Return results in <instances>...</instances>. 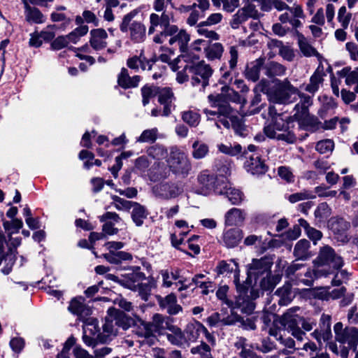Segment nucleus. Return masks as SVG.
Masks as SVG:
<instances>
[{
	"label": "nucleus",
	"mask_w": 358,
	"mask_h": 358,
	"mask_svg": "<svg viewBox=\"0 0 358 358\" xmlns=\"http://www.w3.org/2000/svg\"><path fill=\"white\" fill-rule=\"evenodd\" d=\"M158 129L152 128L144 130L141 136L137 138L136 141L139 143H154L157 138Z\"/></svg>",
	"instance_id": "obj_54"
},
{
	"label": "nucleus",
	"mask_w": 358,
	"mask_h": 358,
	"mask_svg": "<svg viewBox=\"0 0 358 358\" xmlns=\"http://www.w3.org/2000/svg\"><path fill=\"white\" fill-rule=\"evenodd\" d=\"M234 320L227 317L221 319L220 314L213 313L206 319V322L210 327H218L223 325H231L234 323Z\"/></svg>",
	"instance_id": "obj_46"
},
{
	"label": "nucleus",
	"mask_w": 358,
	"mask_h": 358,
	"mask_svg": "<svg viewBox=\"0 0 358 358\" xmlns=\"http://www.w3.org/2000/svg\"><path fill=\"white\" fill-rule=\"evenodd\" d=\"M305 18L306 15L302 6L296 2L293 3L292 6H289L286 12L278 17L281 23H289L295 29L302 26L301 20H305Z\"/></svg>",
	"instance_id": "obj_13"
},
{
	"label": "nucleus",
	"mask_w": 358,
	"mask_h": 358,
	"mask_svg": "<svg viewBox=\"0 0 358 358\" xmlns=\"http://www.w3.org/2000/svg\"><path fill=\"white\" fill-rule=\"evenodd\" d=\"M260 278L259 285L263 290L273 289L279 281V278L277 275H272L271 273Z\"/></svg>",
	"instance_id": "obj_55"
},
{
	"label": "nucleus",
	"mask_w": 358,
	"mask_h": 358,
	"mask_svg": "<svg viewBox=\"0 0 358 358\" xmlns=\"http://www.w3.org/2000/svg\"><path fill=\"white\" fill-rule=\"evenodd\" d=\"M141 80V76H134L131 77L128 70L122 68L117 78V83L120 87L124 89L136 87L138 85Z\"/></svg>",
	"instance_id": "obj_34"
},
{
	"label": "nucleus",
	"mask_w": 358,
	"mask_h": 358,
	"mask_svg": "<svg viewBox=\"0 0 358 358\" xmlns=\"http://www.w3.org/2000/svg\"><path fill=\"white\" fill-rule=\"evenodd\" d=\"M275 344L271 340L267 337L262 340V344H254L251 345V348L256 349L263 353H268L275 349Z\"/></svg>",
	"instance_id": "obj_63"
},
{
	"label": "nucleus",
	"mask_w": 358,
	"mask_h": 358,
	"mask_svg": "<svg viewBox=\"0 0 358 358\" xmlns=\"http://www.w3.org/2000/svg\"><path fill=\"white\" fill-rule=\"evenodd\" d=\"M181 118L189 127H196L200 122V115L193 110H185L181 113Z\"/></svg>",
	"instance_id": "obj_47"
},
{
	"label": "nucleus",
	"mask_w": 358,
	"mask_h": 358,
	"mask_svg": "<svg viewBox=\"0 0 358 358\" xmlns=\"http://www.w3.org/2000/svg\"><path fill=\"white\" fill-rule=\"evenodd\" d=\"M161 316L159 315H155L154 316V320L155 322H142L139 326H138L136 330V334L139 338H144L147 340V342L152 345L154 343L155 338V334L159 331V324H158Z\"/></svg>",
	"instance_id": "obj_16"
},
{
	"label": "nucleus",
	"mask_w": 358,
	"mask_h": 358,
	"mask_svg": "<svg viewBox=\"0 0 358 358\" xmlns=\"http://www.w3.org/2000/svg\"><path fill=\"white\" fill-rule=\"evenodd\" d=\"M323 82L322 74L315 71L310 78V83L305 87V90L311 94H315L320 87V85Z\"/></svg>",
	"instance_id": "obj_49"
},
{
	"label": "nucleus",
	"mask_w": 358,
	"mask_h": 358,
	"mask_svg": "<svg viewBox=\"0 0 358 358\" xmlns=\"http://www.w3.org/2000/svg\"><path fill=\"white\" fill-rule=\"evenodd\" d=\"M273 264L271 255H265L260 259H253L248 265V279L254 278L257 280L264 275L271 274V268Z\"/></svg>",
	"instance_id": "obj_11"
},
{
	"label": "nucleus",
	"mask_w": 358,
	"mask_h": 358,
	"mask_svg": "<svg viewBox=\"0 0 358 358\" xmlns=\"http://www.w3.org/2000/svg\"><path fill=\"white\" fill-rule=\"evenodd\" d=\"M276 339L278 341H279L280 344H282L285 348V349H282L280 351L281 354L287 355L289 354H292L295 351V341L291 337L280 335Z\"/></svg>",
	"instance_id": "obj_51"
},
{
	"label": "nucleus",
	"mask_w": 358,
	"mask_h": 358,
	"mask_svg": "<svg viewBox=\"0 0 358 358\" xmlns=\"http://www.w3.org/2000/svg\"><path fill=\"white\" fill-rule=\"evenodd\" d=\"M184 191L182 182H164L156 185L153 192L156 196L164 199H171L178 196Z\"/></svg>",
	"instance_id": "obj_15"
},
{
	"label": "nucleus",
	"mask_w": 358,
	"mask_h": 358,
	"mask_svg": "<svg viewBox=\"0 0 358 358\" xmlns=\"http://www.w3.org/2000/svg\"><path fill=\"white\" fill-rule=\"evenodd\" d=\"M331 317L329 315L323 313L321 315V317L320 319L319 322V327L318 329H321L322 331H324V336L329 335L330 336H332L331 334Z\"/></svg>",
	"instance_id": "obj_60"
},
{
	"label": "nucleus",
	"mask_w": 358,
	"mask_h": 358,
	"mask_svg": "<svg viewBox=\"0 0 358 358\" xmlns=\"http://www.w3.org/2000/svg\"><path fill=\"white\" fill-rule=\"evenodd\" d=\"M147 154L153 159H161L165 157L167 154V150L162 145H155L147 150Z\"/></svg>",
	"instance_id": "obj_59"
},
{
	"label": "nucleus",
	"mask_w": 358,
	"mask_h": 358,
	"mask_svg": "<svg viewBox=\"0 0 358 358\" xmlns=\"http://www.w3.org/2000/svg\"><path fill=\"white\" fill-rule=\"evenodd\" d=\"M167 164L173 173L183 177L189 174L192 168L187 155L178 148H171Z\"/></svg>",
	"instance_id": "obj_9"
},
{
	"label": "nucleus",
	"mask_w": 358,
	"mask_h": 358,
	"mask_svg": "<svg viewBox=\"0 0 358 358\" xmlns=\"http://www.w3.org/2000/svg\"><path fill=\"white\" fill-rule=\"evenodd\" d=\"M223 242L227 248H234L242 239V233L239 229L227 230L223 234Z\"/></svg>",
	"instance_id": "obj_39"
},
{
	"label": "nucleus",
	"mask_w": 358,
	"mask_h": 358,
	"mask_svg": "<svg viewBox=\"0 0 358 358\" xmlns=\"http://www.w3.org/2000/svg\"><path fill=\"white\" fill-rule=\"evenodd\" d=\"M192 156L196 159L204 158L209 151L208 145L199 141L192 144Z\"/></svg>",
	"instance_id": "obj_52"
},
{
	"label": "nucleus",
	"mask_w": 358,
	"mask_h": 358,
	"mask_svg": "<svg viewBox=\"0 0 358 358\" xmlns=\"http://www.w3.org/2000/svg\"><path fill=\"white\" fill-rule=\"evenodd\" d=\"M299 310L300 308L299 306H294L287 310L281 316L280 324L284 326L285 329L293 327L294 325H299L300 320L302 317L296 313Z\"/></svg>",
	"instance_id": "obj_30"
},
{
	"label": "nucleus",
	"mask_w": 358,
	"mask_h": 358,
	"mask_svg": "<svg viewBox=\"0 0 358 358\" xmlns=\"http://www.w3.org/2000/svg\"><path fill=\"white\" fill-rule=\"evenodd\" d=\"M159 87L155 86L145 85L141 88L142 103L144 106L150 103L152 97L157 94Z\"/></svg>",
	"instance_id": "obj_56"
},
{
	"label": "nucleus",
	"mask_w": 358,
	"mask_h": 358,
	"mask_svg": "<svg viewBox=\"0 0 358 358\" xmlns=\"http://www.w3.org/2000/svg\"><path fill=\"white\" fill-rule=\"evenodd\" d=\"M136 13L134 12H130L125 15L120 25V29L124 33L127 32L129 29L131 40L140 43L143 41L145 38L146 28L141 22L134 21L131 23Z\"/></svg>",
	"instance_id": "obj_10"
},
{
	"label": "nucleus",
	"mask_w": 358,
	"mask_h": 358,
	"mask_svg": "<svg viewBox=\"0 0 358 358\" xmlns=\"http://www.w3.org/2000/svg\"><path fill=\"white\" fill-rule=\"evenodd\" d=\"M205 11L198 9V8H192L190 11V13L187 18L186 22L188 25L193 27L196 25L199 19L204 17Z\"/></svg>",
	"instance_id": "obj_61"
},
{
	"label": "nucleus",
	"mask_w": 358,
	"mask_h": 358,
	"mask_svg": "<svg viewBox=\"0 0 358 358\" xmlns=\"http://www.w3.org/2000/svg\"><path fill=\"white\" fill-rule=\"evenodd\" d=\"M214 5L220 6L222 3L223 9L229 13L233 12L239 6V0H212Z\"/></svg>",
	"instance_id": "obj_64"
},
{
	"label": "nucleus",
	"mask_w": 358,
	"mask_h": 358,
	"mask_svg": "<svg viewBox=\"0 0 358 358\" xmlns=\"http://www.w3.org/2000/svg\"><path fill=\"white\" fill-rule=\"evenodd\" d=\"M224 217L227 225H238L243 222L245 213L241 209L233 208L226 213Z\"/></svg>",
	"instance_id": "obj_40"
},
{
	"label": "nucleus",
	"mask_w": 358,
	"mask_h": 358,
	"mask_svg": "<svg viewBox=\"0 0 358 358\" xmlns=\"http://www.w3.org/2000/svg\"><path fill=\"white\" fill-rule=\"evenodd\" d=\"M317 262L320 265H329L336 269L341 268L343 265L342 257L336 255L334 250L329 245L320 248Z\"/></svg>",
	"instance_id": "obj_14"
},
{
	"label": "nucleus",
	"mask_w": 358,
	"mask_h": 358,
	"mask_svg": "<svg viewBox=\"0 0 358 358\" xmlns=\"http://www.w3.org/2000/svg\"><path fill=\"white\" fill-rule=\"evenodd\" d=\"M162 13L159 15L161 21V27H163V30L158 34L154 36L153 41L156 43H160L162 36L164 34H173L177 31V25L171 24V20L173 18V15L166 10L162 11Z\"/></svg>",
	"instance_id": "obj_22"
},
{
	"label": "nucleus",
	"mask_w": 358,
	"mask_h": 358,
	"mask_svg": "<svg viewBox=\"0 0 358 358\" xmlns=\"http://www.w3.org/2000/svg\"><path fill=\"white\" fill-rule=\"evenodd\" d=\"M109 315L106 317L105 322L103 325V330L104 333L109 335H116L118 331V327L115 323V320L113 314H108Z\"/></svg>",
	"instance_id": "obj_58"
},
{
	"label": "nucleus",
	"mask_w": 358,
	"mask_h": 358,
	"mask_svg": "<svg viewBox=\"0 0 358 358\" xmlns=\"http://www.w3.org/2000/svg\"><path fill=\"white\" fill-rule=\"evenodd\" d=\"M267 94L271 102L289 104L297 100L300 92L285 78L282 80H276L274 85L268 90Z\"/></svg>",
	"instance_id": "obj_4"
},
{
	"label": "nucleus",
	"mask_w": 358,
	"mask_h": 358,
	"mask_svg": "<svg viewBox=\"0 0 358 358\" xmlns=\"http://www.w3.org/2000/svg\"><path fill=\"white\" fill-rule=\"evenodd\" d=\"M167 340L173 345L178 347L187 345L183 331L178 327H173L172 332L166 335Z\"/></svg>",
	"instance_id": "obj_42"
},
{
	"label": "nucleus",
	"mask_w": 358,
	"mask_h": 358,
	"mask_svg": "<svg viewBox=\"0 0 358 358\" xmlns=\"http://www.w3.org/2000/svg\"><path fill=\"white\" fill-rule=\"evenodd\" d=\"M303 267H304L303 264L293 263L285 269V275L291 279H292L293 276H295L299 282H301L308 287H311L313 285L315 279L322 275H327L322 270H313L311 268H307L303 273L298 272Z\"/></svg>",
	"instance_id": "obj_8"
},
{
	"label": "nucleus",
	"mask_w": 358,
	"mask_h": 358,
	"mask_svg": "<svg viewBox=\"0 0 358 358\" xmlns=\"http://www.w3.org/2000/svg\"><path fill=\"white\" fill-rule=\"evenodd\" d=\"M257 147L255 145H249L248 146L247 150L245 149L243 151L242 146L238 144H234L233 146L231 145H224L220 144L218 145L219 150L224 154L231 155V156H237L238 155H241V157H247L248 152H255L257 150Z\"/></svg>",
	"instance_id": "obj_26"
},
{
	"label": "nucleus",
	"mask_w": 358,
	"mask_h": 358,
	"mask_svg": "<svg viewBox=\"0 0 358 358\" xmlns=\"http://www.w3.org/2000/svg\"><path fill=\"white\" fill-rule=\"evenodd\" d=\"M205 278L203 274H197L192 278V280L188 283H186L187 280H180L178 282L181 284V287L178 288L179 291L185 290L189 288L192 285H195L196 287H203L205 285V281H201V279Z\"/></svg>",
	"instance_id": "obj_57"
},
{
	"label": "nucleus",
	"mask_w": 358,
	"mask_h": 358,
	"mask_svg": "<svg viewBox=\"0 0 358 358\" xmlns=\"http://www.w3.org/2000/svg\"><path fill=\"white\" fill-rule=\"evenodd\" d=\"M170 36L169 39V43L171 45H177L178 46L180 51L181 52L182 58L184 61H192V59H198L199 56L197 55H191V53L188 50V43L189 41V35L183 29L179 30L178 27L177 26V31L173 34H164L160 38L162 41L160 43H163Z\"/></svg>",
	"instance_id": "obj_7"
},
{
	"label": "nucleus",
	"mask_w": 358,
	"mask_h": 358,
	"mask_svg": "<svg viewBox=\"0 0 358 358\" xmlns=\"http://www.w3.org/2000/svg\"><path fill=\"white\" fill-rule=\"evenodd\" d=\"M23 4L25 19L28 22L41 24L45 22V17L38 8L31 7L25 0H23Z\"/></svg>",
	"instance_id": "obj_32"
},
{
	"label": "nucleus",
	"mask_w": 358,
	"mask_h": 358,
	"mask_svg": "<svg viewBox=\"0 0 358 358\" xmlns=\"http://www.w3.org/2000/svg\"><path fill=\"white\" fill-rule=\"evenodd\" d=\"M329 223L331 230L335 234L340 235L341 240L344 241L347 238L345 234L350 227V222L343 217H333Z\"/></svg>",
	"instance_id": "obj_33"
},
{
	"label": "nucleus",
	"mask_w": 358,
	"mask_h": 358,
	"mask_svg": "<svg viewBox=\"0 0 358 358\" xmlns=\"http://www.w3.org/2000/svg\"><path fill=\"white\" fill-rule=\"evenodd\" d=\"M157 95H158V101L164 106L162 115L165 117L169 116L171 113L172 108H175L173 102L176 100V97L172 90L170 87H159Z\"/></svg>",
	"instance_id": "obj_19"
},
{
	"label": "nucleus",
	"mask_w": 358,
	"mask_h": 358,
	"mask_svg": "<svg viewBox=\"0 0 358 358\" xmlns=\"http://www.w3.org/2000/svg\"><path fill=\"white\" fill-rule=\"evenodd\" d=\"M316 198V195L311 191L303 189L299 192L290 194L288 200L290 203H296L303 200L313 199Z\"/></svg>",
	"instance_id": "obj_53"
},
{
	"label": "nucleus",
	"mask_w": 358,
	"mask_h": 358,
	"mask_svg": "<svg viewBox=\"0 0 358 358\" xmlns=\"http://www.w3.org/2000/svg\"><path fill=\"white\" fill-rule=\"evenodd\" d=\"M224 52V46L221 43H210L207 41L204 47L206 58L210 62L220 60Z\"/></svg>",
	"instance_id": "obj_29"
},
{
	"label": "nucleus",
	"mask_w": 358,
	"mask_h": 358,
	"mask_svg": "<svg viewBox=\"0 0 358 358\" xmlns=\"http://www.w3.org/2000/svg\"><path fill=\"white\" fill-rule=\"evenodd\" d=\"M310 243L306 239L297 242L294 249V255L299 259H306L308 256Z\"/></svg>",
	"instance_id": "obj_45"
},
{
	"label": "nucleus",
	"mask_w": 358,
	"mask_h": 358,
	"mask_svg": "<svg viewBox=\"0 0 358 358\" xmlns=\"http://www.w3.org/2000/svg\"><path fill=\"white\" fill-rule=\"evenodd\" d=\"M203 329V324L198 321L188 323L182 331L187 345L190 343L196 342L200 336Z\"/></svg>",
	"instance_id": "obj_28"
},
{
	"label": "nucleus",
	"mask_w": 358,
	"mask_h": 358,
	"mask_svg": "<svg viewBox=\"0 0 358 358\" xmlns=\"http://www.w3.org/2000/svg\"><path fill=\"white\" fill-rule=\"evenodd\" d=\"M231 123V127L236 135L241 137H245L248 136L249 131L241 118L238 116L233 117Z\"/></svg>",
	"instance_id": "obj_50"
},
{
	"label": "nucleus",
	"mask_w": 358,
	"mask_h": 358,
	"mask_svg": "<svg viewBox=\"0 0 358 358\" xmlns=\"http://www.w3.org/2000/svg\"><path fill=\"white\" fill-rule=\"evenodd\" d=\"M263 70L266 76L273 78L284 76L287 69L285 66L278 62L270 61L266 64L264 63Z\"/></svg>",
	"instance_id": "obj_38"
},
{
	"label": "nucleus",
	"mask_w": 358,
	"mask_h": 358,
	"mask_svg": "<svg viewBox=\"0 0 358 358\" xmlns=\"http://www.w3.org/2000/svg\"><path fill=\"white\" fill-rule=\"evenodd\" d=\"M296 36L300 51L303 56L309 57L319 55L315 48L308 43L307 38L301 33L296 31Z\"/></svg>",
	"instance_id": "obj_41"
},
{
	"label": "nucleus",
	"mask_w": 358,
	"mask_h": 358,
	"mask_svg": "<svg viewBox=\"0 0 358 358\" xmlns=\"http://www.w3.org/2000/svg\"><path fill=\"white\" fill-rule=\"evenodd\" d=\"M185 61L187 63V72L190 76V82L192 86H201L204 90L209 85V81L213 74V69L209 64L204 60Z\"/></svg>",
	"instance_id": "obj_5"
},
{
	"label": "nucleus",
	"mask_w": 358,
	"mask_h": 358,
	"mask_svg": "<svg viewBox=\"0 0 358 358\" xmlns=\"http://www.w3.org/2000/svg\"><path fill=\"white\" fill-rule=\"evenodd\" d=\"M68 310L80 320H85L92 314L91 308L85 303V299L81 296L73 298L70 302Z\"/></svg>",
	"instance_id": "obj_21"
},
{
	"label": "nucleus",
	"mask_w": 358,
	"mask_h": 358,
	"mask_svg": "<svg viewBox=\"0 0 358 358\" xmlns=\"http://www.w3.org/2000/svg\"><path fill=\"white\" fill-rule=\"evenodd\" d=\"M208 98L213 105L217 108V113H218L219 116L228 117L230 121H231L233 117H237V115H235V111L226 101L227 98L222 93L210 94Z\"/></svg>",
	"instance_id": "obj_17"
},
{
	"label": "nucleus",
	"mask_w": 358,
	"mask_h": 358,
	"mask_svg": "<svg viewBox=\"0 0 358 358\" xmlns=\"http://www.w3.org/2000/svg\"><path fill=\"white\" fill-rule=\"evenodd\" d=\"M225 177L220 176L214 177L208 173V171H202L197 177L198 183L200 185L198 194L208 195L211 192L216 194V187H221Z\"/></svg>",
	"instance_id": "obj_12"
},
{
	"label": "nucleus",
	"mask_w": 358,
	"mask_h": 358,
	"mask_svg": "<svg viewBox=\"0 0 358 358\" xmlns=\"http://www.w3.org/2000/svg\"><path fill=\"white\" fill-rule=\"evenodd\" d=\"M140 270V267L133 266L131 273H128L122 278L121 285L131 290H136L137 284L145 279V273Z\"/></svg>",
	"instance_id": "obj_20"
},
{
	"label": "nucleus",
	"mask_w": 358,
	"mask_h": 358,
	"mask_svg": "<svg viewBox=\"0 0 358 358\" xmlns=\"http://www.w3.org/2000/svg\"><path fill=\"white\" fill-rule=\"evenodd\" d=\"M245 158H249V159L245 162V167L248 172H250L253 175H260L267 171V166L264 161L260 159L257 153H254L249 156L247 155Z\"/></svg>",
	"instance_id": "obj_24"
},
{
	"label": "nucleus",
	"mask_w": 358,
	"mask_h": 358,
	"mask_svg": "<svg viewBox=\"0 0 358 358\" xmlns=\"http://www.w3.org/2000/svg\"><path fill=\"white\" fill-rule=\"evenodd\" d=\"M137 291L141 299L148 301L151 294L152 289L155 287V281L152 278L150 279L148 282H140L137 284Z\"/></svg>",
	"instance_id": "obj_48"
},
{
	"label": "nucleus",
	"mask_w": 358,
	"mask_h": 358,
	"mask_svg": "<svg viewBox=\"0 0 358 358\" xmlns=\"http://www.w3.org/2000/svg\"><path fill=\"white\" fill-rule=\"evenodd\" d=\"M216 194L225 196L232 205H238L244 199L243 194L239 189L232 187L226 177L222 186L216 187Z\"/></svg>",
	"instance_id": "obj_18"
},
{
	"label": "nucleus",
	"mask_w": 358,
	"mask_h": 358,
	"mask_svg": "<svg viewBox=\"0 0 358 358\" xmlns=\"http://www.w3.org/2000/svg\"><path fill=\"white\" fill-rule=\"evenodd\" d=\"M264 59L259 58L247 65L245 71V77L246 79L256 82L259 78L260 71L264 66Z\"/></svg>",
	"instance_id": "obj_31"
},
{
	"label": "nucleus",
	"mask_w": 358,
	"mask_h": 358,
	"mask_svg": "<svg viewBox=\"0 0 358 358\" xmlns=\"http://www.w3.org/2000/svg\"><path fill=\"white\" fill-rule=\"evenodd\" d=\"M334 331L335 333V339L341 345L338 349L336 342H329L327 343L328 349L336 355H339L341 358H348L350 350L354 351L357 350L358 345V329L354 327H346L343 328L342 322H337L334 324Z\"/></svg>",
	"instance_id": "obj_1"
},
{
	"label": "nucleus",
	"mask_w": 358,
	"mask_h": 358,
	"mask_svg": "<svg viewBox=\"0 0 358 358\" xmlns=\"http://www.w3.org/2000/svg\"><path fill=\"white\" fill-rule=\"evenodd\" d=\"M229 287L227 285L220 287L216 292L217 297L223 301L232 310L235 309L240 310L241 313L251 314L255 308V300L259 297L260 290L257 288L252 287L250 294L248 291L244 293H238L234 301L229 300L227 298V293Z\"/></svg>",
	"instance_id": "obj_2"
},
{
	"label": "nucleus",
	"mask_w": 358,
	"mask_h": 358,
	"mask_svg": "<svg viewBox=\"0 0 358 358\" xmlns=\"http://www.w3.org/2000/svg\"><path fill=\"white\" fill-rule=\"evenodd\" d=\"M108 34L103 29H94L90 31V45L95 50H100L107 46Z\"/></svg>",
	"instance_id": "obj_27"
},
{
	"label": "nucleus",
	"mask_w": 358,
	"mask_h": 358,
	"mask_svg": "<svg viewBox=\"0 0 358 358\" xmlns=\"http://www.w3.org/2000/svg\"><path fill=\"white\" fill-rule=\"evenodd\" d=\"M83 341L86 345L90 346L94 349L98 343H104L107 342L108 338L107 336L100 334H98L96 337H95L94 334H93V336L89 335L88 329H83Z\"/></svg>",
	"instance_id": "obj_44"
},
{
	"label": "nucleus",
	"mask_w": 358,
	"mask_h": 358,
	"mask_svg": "<svg viewBox=\"0 0 358 358\" xmlns=\"http://www.w3.org/2000/svg\"><path fill=\"white\" fill-rule=\"evenodd\" d=\"M256 10L255 6L250 3L245 5L239 9L232 17L230 21V25L233 29H238L242 23L245 22L249 17H254Z\"/></svg>",
	"instance_id": "obj_23"
},
{
	"label": "nucleus",
	"mask_w": 358,
	"mask_h": 358,
	"mask_svg": "<svg viewBox=\"0 0 358 358\" xmlns=\"http://www.w3.org/2000/svg\"><path fill=\"white\" fill-rule=\"evenodd\" d=\"M191 354L197 355V358H214L210 345L201 341L199 345L190 349Z\"/></svg>",
	"instance_id": "obj_43"
},
{
	"label": "nucleus",
	"mask_w": 358,
	"mask_h": 358,
	"mask_svg": "<svg viewBox=\"0 0 358 358\" xmlns=\"http://www.w3.org/2000/svg\"><path fill=\"white\" fill-rule=\"evenodd\" d=\"M266 137L287 144L296 143L297 137L289 126V122L283 117H276L273 120H268L263 129Z\"/></svg>",
	"instance_id": "obj_3"
},
{
	"label": "nucleus",
	"mask_w": 358,
	"mask_h": 358,
	"mask_svg": "<svg viewBox=\"0 0 358 358\" xmlns=\"http://www.w3.org/2000/svg\"><path fill=\"white\" fill-rule=\"evenodd\" d=\"M15 249L9 248L6 253L3 252L0 256V269L3 274L8 275L12 271L15 262Z\"/></svg>",
	"instance_id": "obj_35"
},
{
	"label": "nucleus",
	"mask_w": 358,
	"mask_h": 358,
	"mask_svg": "<svg viewBox=\"0 0 358 358\" xmlns=\"http://www.w3.org/2000/svg\"><path fill=\"white\" fill-rule=\"evenodd\" d=\"M108 314H113L115 323L117 327H120L124 330L129 329L134 324V320L126 315L124 312L117 310L115 308H109L108 310Z\"/></svg>",
	"instance_id": "obj_36"
},
{
	"label": "nucleus",
	"mask_w": 358,
	"mask_h": 358,
	"mask_svg": "<svg viewBox=\"0 0 358 358\" xmlns=\"http://www.w3.org/2000/svg\"><path fill=\"white\" fill-rule=\"evenodd\" d=\"M158 302L160 308L166 310L169 315H177L182 311V308L177 303V297L173 293H171L165 297H159Z\"/></svg>",
	"instance_id": "obj_25"
},
{
	"label": "nucleus",
	"mask_w": 358,
	"mask_h": 358,
	"mask_svg": "<svg viewBox=\"0 0 358 358\" xmlns=\"http://www.w3.org/2000/svg\"><path fill=\"white\" fill-rule=\"evenodd\" d=\"M131 209L132 221L136 227H141L149 214L147 208L139 203L135 202Z\"/></svg>",
	"instance_id": "obj_37"
},
{
	"label": "nucleus",
	"mask_w": 358,
	"mask_h": 358,
	"mask_svg": "<svg viewBox=\"0 0 358 358\" xmlns=\"http://www.w3.org/2000/svg\"><path fill=\"white\" fill-rule=\"evenodd\" d=\"M215 271L218 275L230 277L233 275V282L236 285L238 293H244L245 291H248L250 283L248 282V279L242 283L240 282L238 264L235 260L229 259L219 262Z\"/></svg>",
	"instance_id": "obj_6"
},
{
	"label": "nucleus",
	"mask_w": 358,
	"mask_h": 358,
	"mask_svg": "<svg viewBox=\"0 0 358 358\" xmlns=\"http://www.w3.org/2000/svg\"><path fill=\"white\" fill-rule=\"evenodd\" d=\"M341 74L342 76L346 77L345 83L347 85H358V67L352 71H350L348 68H344L341 71Z\"/></svg>",
	"instance_id": "obj_62"
}]
</instances>
